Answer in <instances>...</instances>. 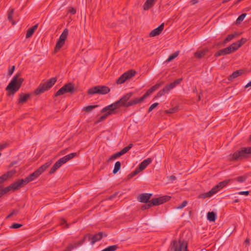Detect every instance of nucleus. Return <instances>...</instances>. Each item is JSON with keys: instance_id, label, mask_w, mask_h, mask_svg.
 <instances>
[{"instance_id": "1", "label": "nucleus", "mask_w": 251, "mask_h": 251, "mask_svg": "<svg viewBox=\"0 0 251 251\" xmlns=\"http://www.w3.org/2000/svg\"><path fill=\"white\" fill-rule=\"evenodd\" d=\"M20 75V73L17 74L6 87V91L8 92L7 95H14L20 88L24 81V78L19 77Z\"/></svg>"}, {"instance_id": "2", "label": "nucleus", "mask_w": 251, "mask_h": 251, "mask_svg": "<svg viewBox=\"0 0 251 251\" xmlns=\"http://www.w3.org/2000/svg\"><path fill=\"white\" fill-rule=\"evenodd\" d=\"M52 163L51 161H50L42 165L35 172L30 174L25 178L23 179L25 184H27L29 182L34 180L41 175Z\"/></svg>"}, {"instance_id": "3", "label": "nucleus", "mask_w": 251, "mask_h": 251, "mask_svg": "<svg viewBox=\"0 0 251 251\" xmlns=\"http://www.w3.org/2000/svg\"><path fill=\"white\" fill-rule=\"evenodd\" d=\"M56 80L57 79L55 77H51L46 82L41 83L35 90V94L39 95L48 91L54 85Z\"/></svg>"}, {"instance_id": "4", "label": "nucleus", "mask_w": 251, "mask_h": 251, "mask_svg": "<svg viewBox=\"0 0 251 251\" xmlns=\"http://www.w3.org/2000/svg\"><path fill=\"white\" fill-rule=\"evenodd\" d=\"M76 155L77 153L76 152H73L67 154L60 158L50 169V174L54 173L56 170H58L63 164H65L71 159L74 158Z\"/></svg>"}, {"instance_id": "5", "label": "nucleus", "mask_w": 251, "mask_h": 251, "mask_svg": "<svg viewBox=\"0 0 251 251\" xmlns=\"http://www.w3.org/2000/svg\"><path fill=\"white\" fill-rule=\"evenodd\" d=\"M229 181L230 180L228 179L220 182L217 185L215 186L213 188H212L211 190L209 192L201 194L200 195L199 197L202 199L211 197L212 196L219 191L220 189L225 187L229 183Z\"/></svg>"}, {"instance_id": "6", "label": "nucleus", "mask_w": 251, "mask_h": 251, "mask_svg": "<svg viewBox=\"0 0 251 251\" xmlns=\"http://www.w3.org/2000/svg\"><path fill=\"white\" fill-rule=\"evenodd\" d=\"M250 153H251V147L242 148L231 154L230 159L231 160L241 159L248 157V154Z\"/></svg>"}, {"instance_id": "7", "label": "nucleus", "mask_w": 251, "mask_h": 251, "mask_svg": "<svg viewBox=\"0 0 251 251\" xmlns=\"http://www.w3.org/2000/svg\"><path fill=\"white\" fill-rule=\"evenodd\" d=\"M110 91L108 87L104 85H99L90 88L87 91L88 94L93 95L95 94L105 95Z\"/></svg>"}, {"instance_id": "8", "label": "nucleus", "mask_w": 251, "mask_h": 251, "mask_svg": "<svg viewBox=\"0 0 251 251\" xmlns=\"http://www.w3.org/2000/svg\"><path fill=\"white\" fill-rule=\"evenodd\" d=\"M75 92V88L72 83L65 84L62 87L59 89L55 94V96L57 97L63 95L67 93L73 94Z\"/></svg>"}, {"instance_id": "9", "label": "nucleus", "mask_w": 251, "mask_h": 251, "mask_svg": "<svg viewBox=\"0 0 251 251\" xmlns=\"http://www.w3.org/2000/svg\"><path fill=\"white\" fill-rule=\"evenodd\" d=\"M120 107H124V104H123L120 99L119 100L114 102L113 103L102 108L101 110V112H105L107 111V110H110L114 114H115L117 113L116 109Z\"/></svg>"}, {"instance_id": "10", "label": "nucleus", "mask_w": 251, "mask_h": 251, "mask_svg": "<svg viewBox=\"0 0 251 251\" xmlns=\"http://www.w3.org/2000/svg\"><path fill=\"white\" fill-rule=\"evenodd\" d=\"M135 74V72L133 70H129L124 74H123L122 75L120 76V77H119L116 82L117 84H122L124 83L126 80L128 79H129L131 78L132 76H133Z\"/></svg>"}, {"instance_id": "11", "label": "nucleus", "mask_w": 251, "mask_h": 251, "mask_svg": "<svg viewBox=\"0 0 251 251\" xmlns=\"http://www.w3.org/2000/svg\"><path fill=\"white\" fill-rule=\"evenodd\" d=\"M106 236L107 235L104 234L103 235V232H100L94 235L91 234H87L88 240L90 241L92 245L94 244L96 242L100 240L103 236Z\"/></svg>"}, {"instance_id": "12", "label": "nucleus", "mask_w": 251, "mask_h": 251, "mask_svg": "<svg viewBox=\"0 0 251 251\" xmlns=\"http://www.w3.org/2000/svg\"><path fill=\"white\" fill-rule=\"evenodd\" d=\"M187 243L184 241H179L178 242L174 241L175 251H188Z\"/></svg>"}, {"instance_id": "13", "label": "nucleus", "mask_w": 251, "mask_h": 251, "mask_svg": "<svg viewBox=\"0 0 251 251\" xmlns=\"http://www.w3.org/2000/svg\"><path fill=\"white\" fill-rule=\"evenodd\" d=\"M170 196H164L152 199L151 201L153 206L159 205L169 201L171 199Z\"/></svg>"}, {"instance_id": "14", "label": "nucleus", "mask_w": 251, "mask_h": 251, "mask_svg": "<svg viewBox=\"0 0 251 251\" xmlns=\"http://www.w3.org/2000/svg\"><path fill=\"white\" fill-rule=\"evenodd\" d=\"M25 185L26 184H25V181L23 179H22L12 183L10 185L7 187V188H8L9 191H10L11 190H16L18 189L19 188H21Z\"/></svg>"}, {"instance_id": "15", "label": "nucleus", "mask_w": 251, "mask_h": 251, "mask_svg": "<svg viewBox=\"0 0 251 251\" xmlns=\"http://www.w3.org/2000/svg\"><path fill=\"white\" fill-rule=\"evenodd\" d=\"M152 196V194L142 193L137 197V200L141 202L147 203L150 201L149 200Z\"/></svg>"}, {"instance_id": "16", "label": "nucleus", "mask_w": 251, "mask_h": 251, "mask_svg": "<svg viewBox=\"0 0 251 251\" xmlns=\"http://www.w3.org/2000/svg\"><path fill=\"white\" fill-rule=\"evenodd\" d=\"M173 89V82L170 83L169 85H166L161 90L159 91L155 96V98H159L166 93H168L171 90Z\"/></svg>"}, {"instance_id": "17", "label": "nucleus", "mask_w": 251, "mask_h": 251, "mask_svg": "<svg viewBox=\"0 0 251 251\" xmlns=\"http://www.w3.org/2000/svg\"><path fill=\"white\" fill-rule=\"evenodd\" d=\"M146 98V96L144 94L142 97L140 98H135L128 101L127 105L128 106V107H129L140 103L143 102Z\"/></svg>"}, {"instance_id": "18", "label": "nucleus", "mask_w": 251, "mask_h": 251, "mask_svg": "<svg viewBox=\"0 0 251 251\" xmlns=\"http://www.w3.org/2000/svg\"><path fill=\"white\" fill-rule=\"evenodd\" d=\"M164 25L162 24L157 28L153 29L149 34L150 37H154L159 35L164 28Z\"/></svg>"}, {"instance_id": "19", "label": "nucleus", "mask_w": 251, "mask_h": 251, "mask_svg": "<svg viewBox=\"0 0 251 251\" xmlns=\"http://www.w3.org/2000/svg\"><path fill=\"white\" fill-rule=\"evenodd\" d=\"M163 82H160L156 84L155 85L151 87L150 89H149L145 93V95L147 98L151 94H152L154 91H156L163 84Z\"/></svg>"}, {"instance_id": "20", "label": "nucleus", "mask_w": 251, "mask_h": 251, "mask_svg": "<svg viewBox=\"0 0 251 251\" xmlns=\"http://www.w3.org/2000/svg\"><path fill=\"white\" fill-rule=\"evenodd\" d=\"M133 95V93L130 92L126 94L124 96L120 99L121 101L122 102L123 104H124V107H128L127 106L128 101L129 100L130 98L132 97Z\"/></svg>"}, {"instance_id": "21", "label": "nucleus", "mask_w": 251, "mask_h": 251, "mask_svg": "<svg viewBox=\"0 0 251 251\" xmlns=\"http://www.w3.org/2000/svg\"><path fill=\"white\" fill-rule=\"evenodd\" d=\"M157 1V0H147L143 5L144 9L148 10L154 5Z\"/></svg>"}, {"instance_id": "22", "label": "nucleus", "mask_w": 251, "mask_h": 251, "mask_svg": "<svg viewBox=\"0 0 251 251\" xmlns=\"http://www.w3.org/2000/svg\"><path fill=\"white\" fill-rule=\"evenodd\" d=\"M152 161L151 158H148L143 161L139 165L138 167L139 170L142 171L144 170L148 165H149Z\"/></svg>"}, {"instance_id": "23", "label": "nucleus", "mask_w": 251, "mask_h": 251, "mask_svg": "<svg viewBox=\"0 0 251 251\" xmlns=\"http://www.w3.org/2000/svg\"><path fill=\"white\" fill-rule=\"evenodd\" d=\"M132 147V144H129L127 146L124 148L121 151L119 152L115 153L117 157H119L121 156L124 155Z\"/></svg>"}, {"instance_id": "24", "label": "nucleus", "mask_w": 251, "mask_h": 251, "mask_svg": "<svg viewBox=\"0 0 251 251\" xmlns=\"http://www.w3.org/2000/svg\"><path fill=\"white\" fill-rule=\"evenodd\" d=\"M132 147V144H129L127 146L124 148L121 151L119 152L115 153L117 157H119L121 156L124 155Z\"/></svg>"}, {"instance_id": "25", "label": "nucleus", "mask_w": 251, "mask_h": 251, "mask_svg": "<svg viewBox=\"0 0 251 251\" xmlns=\"http://www.w3.org/2000/svg\"><path fill=\"white\" fill-rule=\"evenodd\" d=\"M16 173L15 171H11L7 172L0 176V182L2 183L4 181L6 180L9 177H11Z\"/></svg>"}, {"instance_id": "26", "label": "nucleus", "mask_w": 251, "mask_h": 251, "mask_svg": "<svg viewBox=\"0 0 251 251\" xmlns=\"http://www.w3.org/2000/svg\"><path fill=\"white\" fill-rule=\"evenodd\" d=\"M30 97V94H20L19 95V98L18 100L19 103H24L28 99H29Z\"/></svg>"}, {"instance_id": "27", "label": "nucleus", "mask_w": 251, "mask_h": 251, "mask_svg": "<svg viewBox=\"0 0 251 251\" xmlns=\"http://www.w3.org/2000/svg\"><path fill=\"white\" fill-rule=\"evenodd\" d=\"M38 26V24H37L35 25H33L31 27L28 29L26 34V38H28L32 36L35 31L36 30Z\"/></svg>"}, {"instance_id": "28", "label": "nucleus", "mask_w": 251, "mask_h": 251, "mask_svg": "<svg viewBox=\"0 0 251 251\" xmlns=\"http://www.w3.org/2000/svg\"><path fill=\"white\" fill-rule=\"evenodd\" d=\"M229 50V49H228L227 47L225 49L220 50L215 53V56L218 57L221 55H225L229 54L230 53Z\"/></svg>"}, {"instance_id": "29", "label": "nucleus", "mask_w": 251, "mask_h": 251, "mask_svg": "<svg viewBox=\"0 0 251 251\" xmlns=\"http://www.w3.org/2000/svg\"><path fill=\"white\" fill-rule=\"evenodd\" d=\"M241 47V45H239L237 42L232 44L229 47H228L230 53L233 52L238 50Z\"/></svg>"}, {"instance_id": "30", "label": "nucleus", "mask_w": 251, "mask_h": 251, "mask_svg": "<svg viewBox=\"0 0 251 251\" xmlns=\"http://www.w3.org/2000/svg\"><path fill=\"white\" fill-rule=\"evenodd\" d=\"M243 73V71L242 70H237L234 72L228 78L229 80H232L238 76L241 75Z\"/></svg>"}, {"instance_id": "31", "label": "nucleus", "mask_w": 251, "mask_h": 251, "mask_svg": "<svg viewBox=\"0 0 251 251\" xmlns=\"http://www.w3.org/2000/svg\"><path fill=\"white\" fill-rule=\"evenodd\" d=\"M104 113V114L99 118V120L97 121V123L102 122L104 121L105 119H106L108 116L112 114H114L110 110H107V111Z\"/></svg>"}, {"instance_id": "32", "label": "nucleus", "mask_w": 251, "mask_h": 251, "mask_svg": "<svg viewBox=\"0 0 251 251\" xmlns=\"http://www.w3.org/2000/svg\"><path fill=\"white\" fill-rule=\"evenodd\" d=\"M207 51V49H203L200 51H198L195 53V56L198 58H201L205 55Z\"/></svg>"}, {"instance_id": "33", "label": "nucleus", "mask_w": 251, "mask_h": 251, "mask_svg": "<svg viewBox=\"0 0 251 251\" xmlns=\"http://www.w3.org/2000/svg\"><path fill=\"white\" fill-rule=\"evenodd\" d=\"M68 32H69V31L67 28L64 29L63 32L60 36L59 40H60L64 42H65V41H66L67 36L68 35Z\"/></svg>"}, {"instance_id": "34", "label": "nucleus", "mask_w": 251, "mask_h": 251, "mask_svg": "<svg viewBox=\"0 0 251 251\" xmlns=\"http://www.w3.org/2000/svg\"><path fill=\"white\" fill-rule=\"evenodd\" d=\"M207 219L211 222H214L216 219V215L213 212H209L207 215Z\"/></svg>"}, {"instance_id": "35", "label": "nucleus", "mask_w": 251, "mask_h": 251, "mask_svg": "<svg viewBox=\"0 0 251 251\" xmlns=\"http://www.w3.org/2000/svg\"><path fill=\"white\" fill-rule=\"evenodd\" d=\"M64 44H65V42H64L60 40H58V41H57V42L55 45V47L54 48V51L57 52L64 46Z\"/></svg>"}, {"instance_id": "36", "label": "nucleus", "mask_w": 251, "mask_h": 251, "mask_svg": "<svg viewBox=\"0 0 251 251\" xmlns=\"http://www.w3.org/2000/svg\"><path fill=\"white\" fill-rule=\"evenodd\" d=\"M238 35H239V34L237 32H235L233 34H231L228 35L226 37V38L224 40V43H226L229 42V41H230L232 39H233L235 36H236Z\"/></svg>"}, {"instance_id": "37", "label": "nucleus", "mask_w": 251, "mask_h": 251, "mask_svg": "<svg viewBox=\"0 0 251 251\" xmlns=\"http://www.w3.org/2000/svg\"><path fill=\"white\" fill-rule=\"evenodd\" d=\"M121 163L120 161H117L114 165V168L113 170V173L116 174L120 169Z\"/></svg>"}, {"instance_id": "38", "label": "nucleus", "mask_w": 251, "mask_h": 251, "mask_svg": "<svg viewBox=\"0 0 251 251\" xmlns=\"http://www.w3.org/2000/svg\"><path fill=\"white\" fill-rule=\"evenodd\" d=\"M118 248L117 245H112L107 247L101 251H115Z\"/></svg>"}, {"instance_id": "39", "label": "nucleus", "mask_w": 251, "mask_h": 251, "mask_svg": "<svg viewBox=\"0 0 251 251\" xmlns=\"http://www.w3.org/2000/svg\"><path fill=\"white\" fill-rule=\"evenodd\" d=\"M141 171V170H139L138 168H137L134 171H133L132 173H131L128 175V178L129 179L132 178L133 176L139 174Z\"/></svg>"}, {"instance_id": "40", "label": "nucleus", "mask_w": 251, "mask_h": 251, "mask_svg": "<svg viewBox=\"0 0 251 251\" xmlns=\"http://www.w3.org/2000/svg\"><path fill=\"white\" fill-rule=\"evenodd\" d=\"M97 106H98L97 105H88L87 106L84 107L83 108V110L85 111H86L87 112H90L91 110H92L93 109H94L95 108H96Z\"/></svg>"}, {"instance_id": "41", "label": "nucleus", "mask_w": 251, "mask_h": 251, "mask_svg": "<svg viewBox=\"0 0 251 251\" xmlns=\"http://www.w3.org/2000/svg\"><path fill=\"white\" fill-rule=\"evenodd\" d=\"M152 206H153V205H152V203H151V201H150L148 202H147L146 204L142 205L141 206V209L142 210H144L149 209Z\"/></svg>"}, {"instance_id": "42", "label": "nucleus", "mask_w": 251, "mask_h": 251, "mask_svg": "<svg viewBox=\"0 0 251 251\" xmlns=\"http://www.w3.org/2000/svg\"><path fill=\"white\" fill-rule=\"evenodd\" d=\"M14 9L13 8H11L8 11V19L10 21H12L13 19V15L14 14Z\"/></svg>"}, {"instance_id": "43", "label": "nucleus", "mask_w": 251, "mask_h": 251, "mask_svg": "<svg viewBox=\"0 0 251 251\" xmlns=\"http://www.w3.org/2000/svg\"><path fill=\"white\" fill-rule=\"evenodd\" d=\"M87 238L88 239L87 234H86V235L83 237V238L81 240H80V241H78V242H75V243H74V245L75 246H76V248L77 246H80V245H81L82 244H83V243L85 242V240Z\"/></svg>"}, {"instance_id": "44", "label": "nucleus", "mask_w": 251, "mask_h": 251, "mask_svg": "<svg viewBox=\"0 0 251 251\" xmlns=\"http://www.w3.org/2000/svg\"><path fill=\"white\" fill-rule=\"evenodd\" d=\"M8 192L9 190L8 188L5 187L4 188H2L1 187H0V198Z\"/></svg>"}, {"instance_id": "45", "label": "nucleus", "mask_w": 251, "mask_h": 251, "mask_svg": "<svg viewBox=\"0 0 251 251\" xmlns=\"http://www.w3.org/2000/svg\"><path fill=\"white\" fill-rule=\"evenodd\" d=\"M246 15L247 14L246 13H244L239 16L236 20V23L240 24L242 21L244 20Z\"/></svg>"}, {"instance_id": "46", "label": "nucleus", "mask_w": 251, "mask_h": 251, "mask_svg": "<svg viewBox=\"0 0 251 251\" xmlns=\"http://www.w3.org/2000/svg\"><path fill=\"white\" fill-rule=\"evenodd\" d=\"M187 204V201H184L181 204H180V205H178L177 206H176L175 207L176 209H182L183 208V207H184Z\"/></svg>"}, {"instance_id": "47", "label": "nucleus", "mask_w": 251, "mask_h": 251, "mask_svg": "<svg viewBox=\"0 0 251 251\" xmlns=\"http://www.w3.org/2000/svg\"><path fill=\"white\" fill-rule=\"evenodd\" d=\"M247 178V176H240L239 177H237L235 178V179L238 181L239 182H244Z\"/></svg>"}, {"instance_id": "48", "label": "nucleus", "mask_w": 251, "mask_h": 251, "mask_svg": "<svg viewBox=\"0 0 251 251\" xmlns=\"http://www.w3.org/2000/svg\"><path fill=\"white\" fill-rule=\"evenodd\" d=\"M76 248V246L74 244H69L68 246L64 250L65 251H72V250Z\"/></svg>"}, {"instance_id": "49", "label": "nucleus", "mask_w": 251, "mask_h": 251, "mask_svg": "<svg viewBox=\"0 0 251 251\" xmlns=\"http://www.w3.org/2000/svg\"><path fill=\"white\" fill-rule=\"evenodd\" d=\"M76 248V246L74 244H69L68 246L64 250L65 251H72V250Z\"/></svg>"}, {"instance_id": "50", "label": "nucleus", "mask_w": 251, "mask_h": 251, "mask_svg": "<svg viewBox=\"0 0 251 251\" xmlns=\"http://www.w3.org/2000/svg\"><path fill=\"white\" fill-rule=\"evenodd\" d=\"M158 105V103H157V102H155V103H153L152 104H151L148 109V112H151L154 108H155L156 107H157Z\"/></svg>"}, {"instance_id": "51", "label": "nucleus", "mask_w": 251, "mask_h": 251, "mask_svg": "<svg viewBox=\"0 0 251 251\" xmlns=\"http://www.w3.org/2000/svg\"><path fill=\"white\" fill-rule=\"evenodd\" d=\"M23 225L22 224H18V223H14L12 226H11L10 227L12 228H18L22 227Z\"/></svg>"}, {"instance_id": "52", "label": "nucleus", "mask_w": 251, "mask_h": 251, "mask_svg": "<svg viewBox=\"0 0 251 251\" xmlns=\"http://www.w3.org/2000/svg\"><path fill=\"white\" fill-rule=\"evenodd\" d=\"M247 39L242 38L240 40L238 41L237 42L239 45H241V46H242L244 44H245L247 42Z\"/></svg>"}, {"instance_id": "53", "label": "nucleus", "mask_w": 251, "mask_h": 251, "mask_svg": "<svg viewBox=\"0 0 251 251\" xmlns=\"http://www.w3.org/2000/svg\"><path fill=\"white\" fill-rule=\"evenodd\" d=\"M69 12H70L72 15H74L76 13V10L73 7H69Z\"/></svg>"}, {"instance_id": "54", "label": "nucleus", "mask_w": 251, "mask_h": 251, "mask_svg": "<svg viewBox=\"0 0 251 251\" xmlns=\"http://www.w3.org/2000/svg\"><path fill=\"white\" fill-rule=\"evenodd\" d=\"M117 158H118V157H117V155H116V154H115V153H114V154H113L112 156H111L109 158V159H108L107 161H108V162H109V161H111V160H114V159H116Z\"/></svg>"}, {"instance_id": "55", "label": "nucleus", "mask_w": 251, "mask_h": 251, "mask_svg": "<svg viewBox=\"0 0 251 251\" xmlns=\"http://www.w3.org/2000/svg\"><path fill=\"white\" fill-rule=\"evenodd\" d=\"M238 194L240 195H248L249 194V191H240L238 192Z\"/></svg>"}, {"instance_id": "56", "label": "nucleus", "mask_w": 251, "mask_h": 251, "mask_svg": "<svg viewBox=\"0 0 251 251\" xmlns=\"http://www.w3.org/2000/svg\"><path fill=\"white\" fill-rule=\"evenodd\" d=\"M14 70H15V66H13L12 67V68L9 70L8 75H12V74L13 73Z\"/></svg>"}, {"instance_id": "57", "label": "nucleus", "mask_w": 251, "mask_h": 251, "mask_svg": "<svg viewBox=\"0 0 251 251\" xmlns=\"http://www.w3.org/2000/svg\"><path fill=\"white\" fill-rule=\"evenodd\" d=\"M182 79L181 78H179V79H177L175 81H174V87L176 85H177L179 83H180Z\"/></svg>"}, {"instance_id": "58", "label": "nucleus", "mask_w": 251, "mask_h": 251, "mask_svg": "<svg viewBox=\"0 0 251 251\" xmlns=\"http://www.w3.org/2000/svg\"><path fill=\"white\" fill-rule=\"evenodd\" d=\"M19 211L18 209H13L12 211L11 212V215L13 216L18 214L19 213Z\"/></svg>"}, {"instance_id": "59", "label": "nucleus", "mask_w": 251, "mask_h": 251, "mask_svg": "<svg viewBox=\"0 0 251 251\" xmlns=\"http://www.w3.org/2000/svg\"><path fill=\"white\" fill-rule=\"evenodd\" d=\"M173 60V54L170 55L169 58L166 60V62H169Z\"/></svg>"}, {"instance_id": "60", "label": "nucleus", "mask_w": 251, "mask_h": 251, "mask_svg": "<svg viewBox=\"0 0 251 251\" xmlns=\"http://www.w3.org/2000/svg\"><path fill=\"white\" fill-rule=\"evenodd\" d=\"M179 54V51H176L174 53V59L177 57Z\"/></svg>"}, {"instance_id": "61", "label": "nucleus", "mask_w": 251, "mask_h": 251, "mask_svg": "<svg viewBox=\"0 0 251 251\" xmlns=\"http://www.w3.org/2000/svg\"><path fill=\"white\" fill-rule=\"evenodd\" d=\"M251 81H250L249 83H248L246 84V85L245 86V87L246 88H248V87H251Z\"/></svg>"}, {"instance_id": "62", "label": "nucleus", "mask_w": 251, "mask_h": 251, "mask_svg": "<svg viewBox=\"0 0 251 251\" xmlns=\"http://www.w3.org/2000/svg\"><path fill=\"white\" fill-rule=\"evenodd\" d=\"M170 250L171 251L172 250H173V241L171 242V244H170V248H169Z\"/></svg>"}, {"instance_id": "63", "label": "nucleus", "mask_w": 251, "mask_h": 251, "mask_svg": "<svg viewBox=\"0 0 251 251\" xmlns=\"http://www.w3.org/2000/svg\"><path fill=\"white\" fill-rule=\"evenodd\" d=\"M13 215H11V213H10L7 216V217H6V219H8V218H10V217H11Z\"/></svg>"}, {"instance_id": "64", "label": "nucleus", "mask_w": 251, "mask_h": 251, "mask_svg": "<svg viewBox=\"0 0 251 251\" xmlns=\"http://www.w3.org/2000/svg\"><path fill=\"white\" fill-rule=\"evenodd\" d=\"M61 224L62 225L63 224H66V221L65 219H62V222Z\"/></svg>"}]
</instances>
